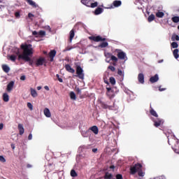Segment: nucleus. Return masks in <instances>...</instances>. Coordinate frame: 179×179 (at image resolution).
<instances>
[{
    "mask_svg": "<svg viewBox=\"0 0 179 179\" xmlns=\"http://www.w3.org/2000/svg\"><path fill=\"white\" fill-rule=\"evenodd\" d=\"M93 2L94 1L92 0H81V3L88 8H97L99 3H97V1Z\"/></svg>",
    "mask_w": 179,
    "mask_h": 179,
    "instance_id": "7ed1b4c3",
    "label": "nucleus"
},
{
    "mask_svg": "<svg viewBox=\"0 0 179 179\" xmlns=\"http://www.w3.org/2000/svg\"><path fill=\"white\" fill-rule=\"evenodd\" d=\"M44 89L48 91L50 90V87H48L47 85L44 87Z\"/></svg>",
    "mask_w": 179,
    "mask_h": 179,
    "instance_id": "4d7b16f0",
    "label": "nucleus"
},
{
    "mask_svg": "<svg viewBox=\"0 0 179 179\" xmlns=\"http://www.w3.org/2000/svg\"><path fill=\"white\" fill-rule=\"evenodd\" d=\"M113 65L115 66V65H117V63H113Z\"/></svg>",
    "mask_w": 179,
    "mask_h": 179,
    "instance_id": "774afa93",
    "label": "nucleus"
},
{
    "mask_svg": "<svg viewBox=\"0 0 179 179\" xmlns=\"http://www.w3.org/2000/svg\"><path fill=\"white\" fill-rule=\"evenodd\" d=\"M122 4V2L120 0H115L113 2V4L110 6L109 9H113V8H118L119 6H121Z\"/></svg>",
    "mask_w": 179,
    "mask_h": 179,
    "instance_id": "9b49d317",
    "label": "nucleus"
},
{
    "mask_svg": "<svg viewBox=\"0 0 179 179\" xmlns=\"http://www.w3.org/2000/svg\"><path fill=\"white\" fill-rule=\"evenodd\" d=\"M15 54L16 55H11L8 56L10 61H12V62H15L16 61V58H17L19 55H22V54H20V50L19 49H17Z\"/></svg>",
    "mask_w": 179,
    "mask_h": 179,
    "instance_id": "1a4fd4ad",
    "label": "nucleus"
},
{
    "mask_svg": "<svg viewBox=\"0 0 179 179\" xmlns=\"http://www.w3.org/2000/svg\"><path fill=\"white\" fill-rule=\"evenodd\" d=\"M56 76H57V79H59V78H59V76L58 74H57Z\"/></svg>",
    "mask_w": 179,
    "mask_h": 179,
    "instance_id": "e2e57ef3",
    "label": "nucleus"
},
{
    "mask_svg": "<svg viewBox=\"0 0 179 179\" xmlns=\"http://www.w3.org/2000/svg\"><path fill=\"white\" fill-rule=\"evenodd\" d=\"M71 177H78V173H76V171H75L74 169H72L71 171Z\"/></svg>",
    "mask_w": 179,
    "mask_h": 179,
    "instance_id": "72a5a7b5",
    "label": "nucleus"
},
{
    "mask_svg": "<svg viewBox=\"0 0 179 179\" xmlns=\"http://www.w3.org/2000/svg\"><path fill=\"white\" fill-rule=\"evenodd\" d=\"M32 35L35 36V37H38V32H37V31H33Z\"/></svg>",
    "mask_w": 179,
    "mask_h": 179,
    "instance_id": "49530a36",
    "label": "nucleus"
},
{
    "mask_svg": "<svg viewBox=\"0 0 179 179\" xmlns=\"http://www.w3.org/2000/svg\"><path fill=\"white\" fill-rule=\"evenodd\" d=\"M70 99H71V100H76V94H75V92H70Z\"/></svg>",
    "mask_w": 179,
    "mask_h": 179,
    "instance_id": "473e14b6",
    "label": "nucleus"
},
{
    "mask_svg": "<svg viewBox=\"0 0 179 179\" xmlns=\"http://www.w3.org/2000/svg\"><path fill=\"white\" fill-rule=\"evenodd\" d=\"M65 69L66 71H67V72H69L70 73H73L75 72V69H73L69 64L65 65Z\"/></svg>",
    "mask_w": 179,
    "mask_h": 179,
    "instance_id": "a211bd4d",
    "label": "nucleus"
},
{
    "mask_svg": "<svg viewBox=\"0 0 179 179\" xmlns=\"http://www.w3.org/2000/svg\"><path fill=\"white\" fill-rule=\"evenodd\" d=\"M10 147H11V148L13 149V150H15V144H13V143H12L11 145H10Z\"/></svg>",
    "mask_w": 179,
    "mask_h": 179,
    "instance_id": "864d4df0",
    "label": "nucleus"
},
{
    "mask_svg": "<svg viewBox=\"0 0 179 179\" xmlns=\"http://www.w3.org/2000/svg\"><path fill=\"white\" fill-rule=\"evenodd\" d=\"M89 39L92 41H94L95 43H99L100 41H106V38H103L101 37V36H90L89 37Z\"/></svg>",
    "mask_w": 179,
    "mask_h": 179,
    "instance_id": "0eeeda50",
    "label": "nucleus"
},
{
    "mask_svg": "<svg viewBox=\"0 0 179 179\" xmlns=\"http://www.w3.org/2000/svg\"><path fill=\"white\" fill-rule=\"evenodd\" d=\"M48 29H49L50 31H51V29H50V26L48 27Z\"/></svg>",
    "mask_w": 179,
    "mask_h": 179,
    "instance_id": "69168bd1",
    "label": "nucleus"
},
{
    "mask_svg": "<svg viewBox=\"0 0 179 179\" xmlns=\"http://www.w3.org/2000/svg\"><path fill=\"white\" fill-rule=\"evenodd\" d=\"M164 16V13L162 12V11H158L157 13H156V17H159V18H162Z\"/></svg>",
    "mask_w": 179,
    "mask_h": 179,
    "instance_id": "7c9ffc66",
    "label": "nucleus"
},
{
    "mask_svg": "<svg viewBox=\"0 0 179 179\" xmlns=\"http://www.w3.org/2000/svg\"><path fill=\"white\" fill-rule=\"evenodd\" d=\"M0 162H1V163H5V162H6V159H5V157H3V156L0 155Z\"/></svg>",
    "mask_w": 179,
    "mask_h": 179,
    "instance_id": "a18cd8bd",
    "label": "nucleus"
},
{
    "mask_svg": "<svg viewBox=\"0 0 179 179\" xmlns=\"http://www.w3.org/2000/svg\"><path fill=\"white\" fill-rule=\"evenodd\" d=\"M178 52H179L178 49H175L173 52V57L174 58H176V59H178V57H179Z\"/></svg>",
    "mask_w": 179,
    "mask_h": 179,
    "instance_id": "c756f323",
    "label": "nucleus"
},
{
    "mask_svg": "<svg viewBox=\"0 0 179 179\" xmlns=\"http://www.w3.org/2000/svg\"><path fill=\"white\" fill-rule=\"evenodd\" d=\"M76 74L79 79H85V73H83V69L80 66H76Z\"/></svg>",
    "mask_w": 179,
    "mask_h": 179,
    "instance_id": "423d86ee",
    "label": "nucleus"
},
{
    "mask_svg": "<svg viewBox=\"0 0 179 179\" xmlns=\"http://www.w3.org/2000/svg\"><path fill=\"white\" fill-rule=\"evenodd\" d=\"M59 82H60V83H62V82H64V80H62V78H59L58 79Z\"/></svg>",
    "mask_w": 179,
    "mask_h": 179,
    "instance_id": "13d9d810",
    "label": "nucleus"
},
{
    "mask_svg": "<svg viewBox=\"0 0 179 179\" xmlns=\"http://www.w3.org/2000/svg\"><path fill=\"white\" fill-rule=\"evenodd\" d=\"M31 95L32 96V97H37V96H38V94H37V91H36V90L31 88Z\"/></svg>",
    "mask_w": 179,
    "mask_h": 179,
    "instance_id": "cd10ccee",
    "label": "nucleus"
},
{
    "mask_svg": "<svg viewBox=\"0 0 179 179\" xmlns=\"http://www.w3.org/2000/svg\"><path fill=\"white\" fill-rule=\"evenodd\" d=\"M89 131H92L93 134L97 135L99 134V127H97V126H92L90 127Z\"/></svg>",
    "mask_w": 179,
    "mask_h": 179,
    "instance_id": "4468645a",
    "label": "nucleus"
},
{
    "mask_svg": "<svg viewBox=\"0 0 179 179\" xmlns=\"http://www.w3.org/2000/svg\"><path fill=\"white\" fill-rule=\"evenodd\" d=\"M92 152L93 153H96V152H97V148H93Z\"/></svg>",
    "mask_w": 179,
    "mask_h": 179,
    "instance_id": "6e6d98bb",
    "label": "nucleus"
},
{
    "mask_svg": "<svg viewBox=\"0 0 179 179\" xmlns=\"http://www.w3.org/2000/svg\"><path fill=\"white\" fill-rule=\"evenodd\" d=\"M57 55V50H52L49 52V57L50 59V62H54V58H55V56Z\"/></svg>",
    "mask_w": 179,
    "mask_h": 179,
    "instance_id": "f8f14e48",
    "label": "nucleus"
},
{
    "mask_svg": "<svg viewBox=\"0 0 179 179\" xmlns=\"http://www.w3.org/2000/svg\"><path fill=\"white\" fill-rule=\"evenodd\" d=\"M13 86H15V82L14 81H10L7 85V92H12V89H13Z\"/></svg>",
    "mask_w": 179,
    "mask_h": 179,
    "instance_id": "2eb2a0df",
    "label": "nucleus"
},
{
    "mask_svg": "<svg viewBox=\"0 0 179 179\" xmlns=\"http://www.w3.org/2000/svg\"><path fill=\"white\" fill-rule=\"evenodd\" d=\"M130 173L131 174H136L138 173V176L139 177H144L145 172L142 171V164L137 163L134 166H131L130 168Z\"/></svg>",
    "mask_w": 179,
    "mask_h": 179,
    "instance_id": "f03ea898",
    "label": "nucleus"
},
{
    "mask_svg": "<svg viewBox=\"0 0 179 179\" xmlns=\"http://www.w3.org/2000/svg\"><path fill=\"white\" fill-rule=\"evenodd\" d=\"M155 20V15L151 14L150 15H149L148 20L149 22H153V20Z\"/></svg>",
    "mask_w": 179,
    "mask_h": 179,
    "instance_id": "c9c22d12",
    "label": "nucleus"
},
{
    "mask_svg": "<svg viewBox=\"0 0 179 179\" xmlns=\"http://www.w3.org/2000/svg\"><path fill=\"white\" fill-rule=\"evenodd\" d=\"M2 69H3V72H6V73H8L9 71H10V69L6 64L2 65Z\"/></svg>",
    "mask_w": 179,
    "mask_h": 179,
    "instance_id": "a878e982",
    "label": "nucleus"
},
{
    "mask_svg": "<svg viewBox=\"0 0 179 179\" xmlns=\"http://www.w3.org/2000/svg\"><path fill=\"white\" fill-rule=\"evenodd\" d=\"M44 115H45L48 118H50L51 117V112L50 111V109L48 108H45L43 110Z\"/></svg>",
    "mask_w": 179,
    "mask_h": 179,
    "instance_id": "4be33fe9",
    "label": "nucleus"
},
{
    "mask_svg": "<svg viewBox=\"0 0 179 179\" xmlns=\"http://www.w3.org/2000/svg\"><path fill=\"white\" fill-rule=\"evenodd\" d=\"M18 129H19L20 135H23V134H24V128H23V124H19Z\"/></svg>",
    "mask_w": 179,
    "mask_h": 179,
    "instance_id": "b1692460",
    "label": "nucleus"
},
{
    "mask_svg": "<svg viewBox=\"0 0 179 179\" xmlns=\"http://www.w3.org/2000/svg\"><path fill=\"white\" fill-rule=\"evenodd\" d=\"M111 61H113V62H118V58L114 55L110 56Z\"/></svg>",
    "mask_w": 179,
    "mask_h": 179,
    "instance_id": "58836bf2",
    "label": "nucleus"
},
{
    "mask_svg": "<svg viewBox=\"0 0 179 179\" xmlns=\"http://www.w3.org/2000/svg\"><path fill=\"white\" fill-rule=\"evenodd\" d=\"M171 47H172V48H178V43H177V42H173L171 44Z\"/></svg>",
    "mask_w": 179,
    "mask_h": 179,
    "instance_id": "4c0bfd02",
    "label": "nucleus"
},
{
    "mask_svg": "<svg viewBox=\"0 0 179 179\" xmlns=\"http://www.w3.org/2000/svg\"><path fill=\"white\" fill-rule=\"evenodd\" d=\"M110 169H115V166H114V165H112L110 166Z\"/></svg>",
    "mask_w": 179,
    "mask_h": 179,
    "instance_id": "052dcab7",
    "label": "nucleus"
},
{
    "mask_svg": "<svg viewBox=\"0 0 179 179\" xmlns=\"http://www.w3.org/2000/svg\"><path fill=\"white\" fill-rule=\"evenodd\" d=\"M27 107H28V108H29V110H31V111H32V110H33V104H31V103L28 102L27 103Z\"/></svg>",
    "mask_w": 179,
    "mask_h": 179,
    "instance_id": "c03bdc74",
    "label": "nucleus"
},
{
    "mask_svg": "<svg viewBox=\"0 0 179 179\" xmlns=\"http://www.w3.org/2000/svg\"><path fill=\"white\" fill-rule=\"evenodd\" d=\"M157 80H159V75H157V74H155L154 76H152L150 78V82L151 83H156V82H157Z\"/></svg>",
    "mask_w": 179,
    "mask_h": 179,
    "instance_id": "f3484780",
    "label": "nucleus"
},
{
    "mask_svg": "<svg viewBox=\"0 0 179 179\" xmlns=\"http://www.w3.org/2000/svg\"><path fill=\"white\" fill-rule=\"evenodd\" d=\"M15 17L17 18V19H20V11H17L15 13Z\"/></svg>",
    "mask_w": 179,
    "mask_h": 179,
    "instance_id": "79ce46f5",
    "label": "nucleus"
},
{
    "mask_svg": "<svg viewBox=\"0 0 179 179\" xmlns=\"http://www.w3.org/2000/svg\"><path fill=\"white\" fill-rule=\"evenodd\" d=\"M115 52H117V58L119 59H128V57H127V54L123 52L122 50H120V49H116L115 50Z\"/></svg>",
    "mask_w": 179,
    "mask_h": 179,
    "instance_id": "39448f33",
    "label": "nucleus"
},
{
    "mask_svg": "<svg viewBox=\"0 0 179 179\" xmlns=\"http://www.w3.org/2000/svg\"><path fill=\"white\" fill-rule=\"evenodd\" d=\"M20 80H26V76H22L20 77Z\"/></svg>",
    "mask_w": 179,
    "mask_h": 179,
    "instance_id": "3c124183",
    "label": "nucleus"
},
{
    "mask_svg": "<svg viewBox=\"0 0 179 179\" xmlns=\"http://www.w3.org/2000/svg\"><path fill=\"white\" fill-rule=\"evenodd\" d=\"M99 47H101V48H106V47H108V42H102L99 45Z\"/></svg>",
    "mask_w": 179,
    "mask_h": 179,
    "instance_id": "2f4dec72",
    "label": "nucleus"
},
{
    "mask_svg": "<svg viewBox=\"0 0 179 179\" xmlns=\"http://www.w3.org/2000/svg\"><path fill=\"white\" fill-rule=\"evenodd\" d=\"M109 80H110V83H111V85L113 86H114V85H115V78L114 77H110L109 78Z\"/></svg>",
    "mask_w": 179,
    "mask_h": 179,
    "instance_id": "e433bc0d",
    "label": "nucleus"
},
{
    "mask_svg": "<svg viewBox=\"0 0 179 179\" xmlns=\"http://www.w3.org/2000/svg\"><path fill=\"white\" fill-rule=\"evenodd\" d=\"M56 76H57V79H59V78H59V76L58 74H57Z\"/></svg>",
    "mask_w": 179,
    "mask_h": 179,
    "instance_id": "0e129e2a",
    "label": "nucleus"
},
{
    "mask_svg": "<svg viewBox=\"0 0 179 179\" xmlns=\"http://www.w3.org/2000/svg\"><path fill=\"white\" fill-rule=\"evenodd\" d=\"M27 167L28 169H30V167H31V165L27 164Z\"/></svg>",
    "mask_w": 179,
    "mask_h": 179,
    "instance_id": "680f3d73",
    "label": "nucleus"
},
{
    "mask_svg": "<svg viewBox=\"0 0 179 179\" xmlns=\"http://www.w3.org/2000/svg\"><path fill=\"white\" fill-rule=\"evenodd\" d=\"M21 49L22 50V54L18 55V61L20 59H24L26 62H29L30 66H33V61L30 58L31 55H33V48H31V44H22Z\"/></svg>",
    "mask_w": 179,
    "mask_h": 179,
    "instance_id": "f257e3e1",
    "label": "nucleus"
},
{
    "mask_svg": "<svg viewBox=\"0 0 179 179\" xmlns=\"http://www.w3.org/2000/svg\"><path fill=\"white\" fill-rule=\"evenodd\" d=\"M171 41H179V36L178 35L173 34L171 36Z\"/></svg>",
    "mask_w": 179,
    "mask_h": 179,
    "instance_id": "c85d7f7f",
    "label": "nucleus"
},
{
    "mask_svg": "<svg viewBox=\"0 0 179 179\" xmlns=\"http://www.w3.org/2000/svg\"><path fill=\"white\" fill-rule=\"evenodd\" d=\"M71 50H73V47L72 46H67L65 48V49L63 50V52H66V51H71Z\"/></svg>",
    "mask_w": 179,
    "mask_h": 179,
    "instance_id": "ea45409f",
    "label": "nucleus"
},
{
    "mask_svg": "<svg viewBox=\"0 0 179 179\" xmlns=\"http://www.w3.org/2000/svg\"><path fill=\"white\" fill-rule=\"evenodd\" d=\"M101 107H102V108H105V109H108V110H113V108H114V103L112 106L108 105L104 102H101Z\"/></svg>",
    "mask_w": 179,
    "mask_h": 179,
    "instance_id": "ddd939ff",
    "label": "nucleus"
},
{
    "mask_svg": "<svg viewBox=\"0 0 179 179\" xmlns=\"http://www.w3.org/2000/svg\"><path fill=\"white\" fill-rule=\"evenodd\" d=\"M108 69H110L111 72H115V67H114L113 66H108Z\"/></svg>",
    "mask_w": 179,
    "mask_h": 179,
    "instance_id": "37998d69",
    "label": "nucleus"
},
{
    "mask_svg": "<svg viewBox=\"0 0 179 179\" xmlns=\"http://www.w3.org/2000/svg\"><path fill=\"white\" fill-rule=\"evenodd\" d=\"M154 122V126L156 128H159V127H160V125L163 124V123L164 122L163 121V119L161 118H157L155 120H153Z\"/></svg>",
    "mask_w": 179,
    "mask_h": 179,
    "instance_id": "9d476101",
    "label": "nucleus"
},
{
    "mask_svg": "<svg viewBox=\"0 0 179 179\" xmlns=\"http://www.w3.org/2000/svg\"><path fill=\"white\" fill-rule=\"evenodd\" d=\"M117 74L120 76H124V73H122V71L118 69L117 71Z\"/></svg>",
    "mask_w": 179,
    "mask_h": 179,
    "instance_id": "de8ad7c7",
    "label": "nucleus"
},
{
    "mask_svg": "<svg viewBox=\"0 0 179 179\" xmlns=\"http://www.w3.org/2000/svg\"><path fill=\"white\" fill-rule=\"evenodd\" d=\"M37 90H41V87L40 86L37 87Z\"/></svg>",
    "mask_w": 179,
    "mask_h": 179,
    "instance_id": "bf43d9fd",
    "label": "nucleus"
},
{
    "mask_svg": "<svg viewBox=\"0 0 179 179\" xmlns=\"http://www.w3.org/2000/svg\"><path fill=\"white\" fill-rule=\"evenodd\" d=\"M1 129H3V123L0 124V131H1Z\"/></svg>",
    "mask_w": 179,
    "mask_h": 179,
    "instance_id": "603ef678",
    "label": "nucleus"
},
{
    "mask_svg": "<svg viewBox=\"0 0 179 179\" xmlns=\"http://www.w3.org/2000/svg\"><path fill=\"white\" fill-rule=\"evenodd\" d=\"M173 150L175 153H178L179 155V141H177L176 143L175 144L174 147L172 148Z\"/></svg>",
    "mask_w": 179,
    "mask_h": 179,
    "instance_id": "6ab92c4d",
    "label": "nucleus"
},
{
    "mask_svg": "<svg viewBox=\"0 0 179 179\" xmlns=\"http://www.w3.org/2000/svg\"><path fill=\"white\" fill-rule=\"evenodd\" d=\"M26 1L27 2V3L29 5H30L31 6H32V8H37V6H38L36 2L33 1V0H26Z\"/></svg>",
    "mask_w": 179,
    "mask_h": 179,
    "instance_id": "5701e85b",
    "label": "nucleus"
},
{
    "mask_svg": "<svg viewBox=\"0 0 179 179\" xmlns=\"http://www.w3.org/2000/svg\"><path fill=\"white\" fill-rule=\"evenodd\" d=\"M38 36H41V37L45 36V31H39V32L38 33Z\"/></svg>",
    "mask_w": 179,
    "mask_h": 179,
    "instance_id": "a19ab883",
    "label": "nucleus"
},
{
    "mask_svg": "<svg viewBox=\"0 0 179 179\" xmlns=\"http://www.w3.org/2000/svg\"><path fill=\"white\" fill-rule=\"evenodd\" d=\"M172 22H173V23H178L179 22V17L178 16H175L172 17Z\"/></svg>",
    "mask_w": 179,
    "mask_h": 179,
    "instance_id": "f704fd0d",
    "label": "nucleus"
},
{
    "mask_svg": "<svg viewBox=\"0 0 179 179\" xmlns=\"http://www.w3.org/2000/svg\"><path fill=\"white\" fill-rule=\"evenodd\" d=\"M44 64H45V58L43 57H40L35 61L36 66H42Z\"/></svg>",
    "mask_w": 179,
    "mask_h": 179,
    "instance_id": "6e6552de",
    "label": "nucleus"
},
{
    "mask_svg": "<svg viewBox=\"0 0 179 179\" xmlns=\"http://www.w3.org/2000/svg\"><path fill=\"white\" fill-rule=\"evenodd\" d=\"M3 100L6 103H8V101H9V95L8 94V93L3 94Z\"/></svg>",
    "mask_w": 179,
    "mask_h": 179,
    "instance_id": "bb28decb",
    "label": "nucleus"
},
{
    "mask_svg": "<svg viewBox=\"0 0 179 179\" xmlns=\"http://www.w3.org/2000/svg\"><path fill=\"white\" fill-rule=\"evenodd\" d=\"M28 139L29 141H31V139H33V135L31 134H30L28 136Z\"/></svg>",
    "mask_w": 179,
    "mask_h": 179,
    "instance_id": "8fccbe9b",
    "label": "nucleus"
},
{
    "mask_svg": "<svg viewBox=\"0 0 179 179\" xmlns=\"http://www.w3.org/2000/svg\"><path fill=\"white\" fill-rule=\"evenodd\" d=\"M76 90L78 94H82V90L80 89H79L78 87V88H76Z\"/></svg>",
    "mask_w": 179,
    "mask_h": 179,
    "instance_id": "09e8293b",
    "label": "nucleus"
},
{
    "mask_svg": "<svg viewBox=\"0 0 179 179\" xmlns=\"http://www.w3.org/2000/svg\"><path fill=\"white\" fill-rule=\"evenodd\" d=\"M106 85V96L109 97V99H113L115 94H114V90L110 87V83H105Z\"/></svg>",
    "mask_w": 179,
    "mask_h": 179,
    "instance_id": "20e7f679",
    "label": "nucleus"
},
{
    "mask_svg": "<svg viewBox=\"0 0 179 179\" xmlns=\"http://www.w3.org/2000/svg\"><path fill=\"white\" fill-rule=\"evenodd\" d=\"M34 17V15H33L30 13L28 14V17Z\"/></svg>",
    "mask_w": 179,
    "mask_h": 179,
    "instance_id": "5fc2aeb1",
    "label": "nucleus"
},
{
    "mask_svg": "<svg viewBox=\"0 0 179 179\" xmlns=\"http://www.w3.org/2000/svg\"><path fill=\"white\" fill-rule=\"evenodd\" d=\"M101 13H103V8H102L98 7L94 10V15H100Z\"/></svg>",
    "mask_w": 179,
    "mask_h": 179,
    "instance_id": "393cba45",
    "label": "nucleus"
},
{
    "mask_svg": "<svg viewBox=\"0 0 179 179\" xmlns=\"http://www.w3.org/2000/svg\"><path fill=\"white\" fill-rule=\"evenodd\" d=\"M159 90H160V92H163V90H164V89L162 90V89L159 88Z\"/></svg>",
    "mask_w": 179,
    "mask_h": 179,
    "instance_id": "338daca9",
    "label": "nucleus"
},
{
    "mask_svg": "<svg viewBox=\"0 0 179 179\" xmlns=\"http://www.w3.org/2000/svg\"><path fill=\"white\" fill-rule=\"evenodd\" d=\"M138 82L143 85L145 83V76L143 73H139L138 76Z\"/></svg>",
    "mask_w": 179,
    "mask_h": 179,
    "instance_id": "dca6fc26",
    "label": "nucleus"
},
{
    "mask_svg": "<svg viewBox=\"0 0 179 179\" xmlns=\"http://www.w3.org/2000/svg\"><path fill=\"white\" fill-rule=\"evenodd\" d=\"M73 37H75V29H71L69 33V41L72 43L73 40Z\"/></svg>",
    "mask_w": 179,
    "mask_h": 179,
    "instance_id": "412c9836",
    "label": "nucleus"
},
{
    "mask_svg": "<svg viewBox=\"0 0 179 179\" xmlns=\"http://www.w3.org/2000/svg\"><path fill=\"white\" fill-rule=\"evenodd\" d=\"M150 113L151 114V115H152L153 117H155V118H157L159 117V115H157V113L155 112V109H153V108H152V106H150Z\"/></svg>",
    "mask_w": 179,
    "mask_h": 179,
    "instance_id": "aec40b11",
    "label": "nucleus"
}]
</instances>
